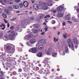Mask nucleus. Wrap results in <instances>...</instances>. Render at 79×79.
<instances>
[{
	"instance_id": "49530a36",
	"label": "nucleus",
	"mask_w": 79,
	"mask_h": 79,
	"mask_svg": "<svg viewBox=\"0 0 79 79\" xmlns=\"http://www.w3.org/2000/svg\"><path fill=\"white\" fill-rule=\"evenodd\" d=\"M3 36V34H2V33H0V38H2V37Z\"/></svg>"
},
{
	"instance_id": "423d86ee",
	"label": "nucleus",
	"mask_w": 79,
	"mask_h": 79,
	"mask_svg": "<svg viewBox=\"0 0 79 79\" xmlns=\"http://www.w3.org/2000/svg\"><path fill=\"white\" fill-rule=\"evenodd\" d=\"M52 53V49L49 48L47 52V55H50Z\"/></svg>"
},
{
	"instance_id": "e433bc0d",
	"label": "nucleus",
	"mask_w": 79,
	"mask_h": 79,
	"mask_svg": "<svg viewBox=\"0 0 79 79\" xmlns=\"http://www.w3.org/2000/svg\"><path fill=\"white\" fill-rule=\"evenodd\" d=\"M8 9L9 10H10V11H11V10H13V8H12V7L10 6L8 7Z\"/></svg>"
},
{
	"instance_id": "f3484780",
	"label": "nucleus",
	"mask_w": 79,
	"mask_h": 79,
	"mask_svg": "<svg viewBox=\"0 0 79 79\" xmlns=\"http://www.w3.org/2000/svg\"><path fill=\"white\" fill-rule=\"evenodd\" d=\"M72 21H74L75 23H77V22H78V20H77V19H76L74 17H73L72 18Z\"/></svg>"
},
{
	"instance_id": "0e129e2a",
	"label": "nucleus",
	"mask_w": 79,
	"mask_h": 79,
	"mask_svg": "<svg viewBox=\"0 0 79 79\" xmlns=\"http://www.w3.org/2000/svg\"><path fill=\"white\" fill-rule=\"evenodd\" d=\"M6 27H4L3 28H2V30H4L5 29Z\"/></svg>"
},
{
	"instance_id": "603ef678",
	"label": "nucleus",
	"mask_w": 79,
	"mask_h": 79,
	"mask_svg": "<svg viewBox=\"0 0 79 79\" xmlns=\"http://www.w3.org/2000/svg\"><path fill=\"white\" fill-rule=\"evenodd\" d=\"M15 1L16 2L18 3V2H19L20 0H15Z\"/></svg>"
},
{
	"instance_id": "8fccbe9b",
	"label": "nucleus",
	"mask_w": 79,
	"mask_h": 79,
	"mask_svg": "<svg viewBox=\"0 0 79 79\" xmlns=\"http://www.w3.org/2000/svg\"><path fill=\"white\" fill-rule=\"evenodd\" d=\"M63 26H66V22H64L63 23Z\"/></svg>"
},
{
	"instance_id": "f257e3e1",
	"label": "nucleus",
	"mask_w": 79,
	"mask_h": 79,
	"mask_svg": "<svg viewBox=\"0 0 79 79\" xmlns=\"http://www.w3.org/2000/svg\"><path fill=\"white\" fill-rule=\"evenodd\" d=\"M64 8V7L63 6H60L57 7L56 11H59L57 14V16L59 18H61L63 16V9Z\"/></svg>"
},
{
	"instance_id": "a19ab883",
	"label": "nucleus",
	"mask_w": 79,
	"mask_h": 79,
	"mask_svg": "<svg viewBox=\"0 0 79 79\" xmlns=\"http://www.w3.org/2000/svg\"><path fill=\"white\" fill-rule=\"evenodd\" d=\"M47 4L49 6H51L52 5V4L50 2H48Z\"/></svg>"
},
{
	"instance_id": "a211bd4d",
	"label": "nucleus",
	"mask_w": 79,
	"mask_h": 79,
	"mask_svg": "<svg viewBox=\"0 0 79 79\" xmlns=\"http://www.w3.org/2000/svg\"><path fill=\"white\" fill-rule=\"evenodd\" d=\"M44 47V46L42 45H40L39 46L38 48L39 50H43Z\"/></svg>"
},
{
	"instance_id": "1a4fd4ad",
	"label": "nucleus",
	"mask_w": 79,
	"mask_h": 79,
	"mask_svg": "<svg viewBox=\"0 0 79 79\" xmlns=\"http://www.w3.org/2000/svg\"><path fill=\"white\" fill-rule=\"evenodd\" d=\"M35 39H32L30 40V42L31 44H34L35 42Z\"/></svg>"
},
{
	"instance_id": "bb28decb",
	"label": "nucleus",
	"mask_w": 79,
	"mask_h": 79,
	"mask_svg": "<svg viewBox=\"0 0 79 79\" xmlns=\"http://www.w3.org/2000/svg\"><path fill=\"white\" fill-rule=\"evenodd\" d=\"M4 75V73L2 71H0V77H2Z\"/></svg>"
},
{
	"instance_id": "4d7b16f0",
	"label": "nucleus",
	"mask_w": 79,
	"mask_h": 79,
	"mask_svg": "<svg viewBox=\"0 0 79 79\" xmlns=\"http://www.w3.org/2000/svg\"><path fill=\"white\" fill-rule=\"evenodd\" d=\"M7 26L8 27H10V23H7Z\"/></svg>"
},
{
	"instance_id": "dca6fc26",
	"label": "nucleus",
	"mask_w": 79,
	"mask_h": 79,
	"mask_svg": "<svg viewBox=\"0 0 79 79\" xmlns=\"http://www.w3.org/2000/svg\"><path fill=\"white\" fill-rule=\"evenodd\" d=\"M30 69V68H24V71H25V72H28V71H29V70Z\"/></svg>"
},
{
	"instance_id": "b1692460",
	"label": "nucleus",
	"mask_w": 79,
	"mask_h": 79,
	"mask_svg": "<svg viewBox=\"0 0 79 79\" xmlns=\"http://www.w3.org/2000/svg\"><path fill=\"white\" fill-rule=\"evenodd\" d=\"M19 6L20 8H23V6H24V3H20L19 4Z\"/></svg>"
},
{
	"instance_id": "5fc2aeb1",
	"label": "nucleus",
	"mask_w": 79,
	"mask_h": 79,
	"mask_svg": "<svg viewBox=\"0 0 79 79\" xmlns=\"http://www.w3.org/2000/svg\"><path fill=\"white\" fill-rule=\"evenodd\" d=\"M3 20L4 21H5V23H7V21H6V20L5 19H3Z\"/></svg>"
},
{
	"instance_id": "69168bd1",
	"label": "nucleus",
	"mask_w": 79,
	"mask_h": 79,
	"mask_svg": "<svg viewBox=\"0 0 79 79\" xmlns=\"http://www.w3.org/2000/svg\"><path fill=\"white\" fill-rule=\"evenodd\" d=\"M27 44L28 45H30V43H29V42H27Z\"/></svg>"
},
{
	"instance_id": "393cba45",
	"label": "nucleus",
	"mask_w": 79,
	"mask_h": 79,
	"mask_svg": "<svg viewBox=\"0 0 79 79\" xmlns=\"http://www.w3.org/2000/svg\"><path fill=\"white\" fill-rule=\"evenodd\" d=\"M45 73L46 74H48L50 73V72H49V69H46L45 70Z\"/></svg>"
},
{
	"instance_id": "4be33fe9",
	"label": "nucleus",
	"mask_w": 79,
	"mask_h": 79,
	"mask_svg": "<svg viewBox=\"0 0 79 79\" xmlns=\"http://www.w3.org/2000/svg\"><path fill=\"white\" fill-rule=\"evenodd\" d=\"M65 18L67 20H70V15H67V16H66Z\"/></svg>"
},
{
	"instance_id": "a18cd8bd",
	"label": "nucleus",
	"mask_w": 79,
	"mask_h": 79,
	"mask_svg": "<svg viewBox=\"0 0 79 79\" xmlns=\"http://www.w3.org/2000/svg\"><path fill=\"white\" fill-rule=\"evenodd\" d=\"M16 29L17 31H18V32H19V27H17Z\"/></svg>"
},
{
	"instance_id": "20e7f679",
	"label": "nucleus",
	"mask_w": 79,
	"mask_h": 79,
	"mask_svg": "<svg viewBox=\"0 0 79 79\" xmlns=\"http://www.w3.org/2000/svg\"><path fill=\"white\" fill-rule=\"evenodd\" d=\"M68 46L69 48H71L72 50H74V44L72 42L68 43Z\"/></svg>"
},
{
	"instance_id": "72a5a7b5",
	"label": "nucleus",
	"mask_w": 79,
	"mask_h": 79,
	"mask_svg": "<svg viewBox=\"0 0 79 79\" xmlns=\"http://www.w3.org/2000/svg\"><path fill=\"white\" fill-rule=\"evenodd\" d=\"M58 39H57L56 40V38L54 37V42H58Z\"/></svg>"
},
{
	"instance_id": "4468645a",
	"label": "nucleus",
	"mask_w": 79,
	"mask_h": 79,
	"mask_svg": "<svg viewBox=\"0 0 79 79\" xmlns=\"http://www.w3.org/2000/svg\"><path fill=\"white\" fill-rule=\"evenodd\" d=\"M3 39H4V40H8V36L7 35H5L3 37Z\"/></svg>"
},
{
	"instance_id": "aec40b11",
	"label": "nucleus",
	"mask_w": 79,
	"mask_h": 79,
	"mask_svg": "<svg viewBox=\"0 0 79 79\" xmlns=\"http://www.w3.org/2000/svg\"><path fill=\"white\" fill-rule=\"evenodd\" d=\"M6 50H10L11 48V47L9 45H7L6 47Z\"/></svg>"
},
{
	"instance_id": "473e14b6",
	"label": "nucleus",
	"mask_w": 79,
	"mask_h": 79,
	"mask_svg": "<svg viewBox=\"0 0 79 79\" xmlns=\"http://www.w3.org/2000/svg\"><path fill=\"white\" fill-rule=\"evenodd\" d=\"M44 63L45 64H48V60H45L44 61Z\"/></svg>"
},
{
	"instance_id": "bf43d9fd",
	"label": "nucleus",
	"mask_w": 79,
	"mask_h": 79,
	"mask_svg": "<svg viewBox=\"0 0 79 79\" xmlns=\"http://www.w3.org/2000/svg\"><path fill=\"white\" fill-rule=\"evenodd\" d=\"M31 1L32 3H34L35 2V1H34V0H31Z\"/></svg>"
},
{
	"instance_id": "ea45409f",
	"label": "nucleus",
	"mask_w": 79,
	"mask_h": 79,
	"mask_svg": "<svg viewBox=\"0 0 79 79\" xmlns=\"http://www.w3.org/2000/svg\"><path fill=\"white\" fill-rule=\"evenodd\" d=\"M22 63L23 65H25V64H26V62H24L23 61H22Z\"/></svg>"
},
{
	"instance_id": "4c0bfd02",
	"label": "nucleus",
	"mask_w": 79,
	"mask_h": 79,
	"mask_svg": "<svg viewBox=\"0 0 79 79\" xmlns=\"http://www.w3.org/2000/svg\"><path fill=\"white\" fill-rule=\"evenodd\" d=\"M39 6H42L43 5V3L40 2H39Z\"/></svg>"
},
{
	"instance_id": "13d9d810",
	"label": "nucleus",
	"mask_w": 79,
	"mask_h": 79,
	"mask_svg": "<svg viewBox=\"0 0 79 79\" xmlns=\"http://www.w3.org/2000/svg\"><path fill=\"white\" fill-rule=\"evenodd\" d=\"M52 21H53L54 22V23H52V24H55V23H56V22H55V20H52Z\"/></svg>"
},
{
	"instance_id": "c03bdc74",
	"label": "nucleus",
	"mask_w": 79,
	"mask_h": 79,
	"mask_svg": "<svg viewBox=\"0 0 79 79\" xmlns=\"http://www.w3.org/2000/svg\"><path fill=\"white\" fill-rule=\"evenodd\" d=\"M37 20V21H38V22H39V21H40V20L41 19L40 18H37L36 19Z\"/></svg>"
},
{
	"instance_id": "c85d7f7f",
	"label": "nucleus",
	"mask_w": 79,
	"mask_h": 79,
	"mask_svg": "<svg viewBox=\"0 0 79 79\" xmlns=\"http://www.w3.org/2000/svg\"><path fill=\"white\" fill-rule=\"evenodd\" d=\"M42 9L43 10H47L48 9V7L46 6H44L42 7Z\"/></svg>"
},
{
	"instance_id": "58836bf2",
	"label": "nucleus",
	"mask_w": 79,
	"mask_h": 79,
	"mask_svg": "<svg viewBox=\"0 0 79 79\" xmlns=\"http://www.w3.org/2000/svg\"><path fill=\"white\" fill-rule=\"evenodd\" d=\"M63 36L64 38V39H66L67 36H66V35L65 34H63Z\"/></svg>"
},
{
	"instance_id": "864d4df0",
	"label": "nucleus",
	"mask_w": 79,
	"mask_h": 79,
	"mask_svg": "<svg viewBox=\"0 0 79 79\" xmlns=\"http://www.w3.org/2000/svg\"><path fill=\"white\" fill-rule=\"evenodd\" d=\"M22 60H26V57H23Z\"/></svg>"
},
{
	"instance_id": "2f4dec72",
	"label": "nucleus",
	"mask_w": 79,
	"mask_h": 79,
	"mask_svg": "<svg viewBox=\"0 0 79 79\" xmlns=\"http://www.w3.org/2000/svg\"><path fill=\"white\" fill-rule=\"evenodd\" d=\"M2 16L4 18H6V17H7L6 15L5 14H2Z\"/></svg>"
},
{
	"instance_id": "37998d69",
	"label": "nucleus",
	"mask_w": 79,
	"mask_h": 79,
	"mask_svg": "<svg viewBox=\"0 0 79 79\" xmlns=\"http://www.w3.org/2000/svg\"><path fill=\"white\" fill-rule=\"evenodd\" d=\"M34 19V17H31L30 18V20H31V21H33Z\"/></svg>"
},
{
	"instance_id": "de8ad7c7",
	"label": "nucleus",
	"mask_w": 79,
	"mask_h": 79,
	"mask_svg": "<svg viewBox=\"0 0 79 79\" xmlns=\"http://www.w3.org/2000/svg\"><path fill=\"white\" fill-rule=\"evenodd\" d=\"M21 23H22V24H24L25 23V21H24V20H22V21Z\"/></svg>"
},
{
	"instance_id": "2eb2a0df",
	"label": "nucleus",
	"mask_w": 79,
	"mask_h": 79,
	"mask_svg": "<svg viewBox=\"0 0 79 79\" xmlns=\"http://www.w3.org/2000/svg\"><path fill=\"white\" fill-rule=\"evenodd\" d=\"M52 55L53 57H56L57 56L56 55H57V53H55L54 52H52Z\"/></svg>"
},
{
	"instance_id": "ddd939ff",
	"label": "nucleus",
	"mask_w": 79,
	"mask_h": 79,
	"mask_svg": "<svg viewBox=\"0 0 79 79\" xmlns=\"http://www.w3.org/2000/svg\"><path fill=\"white\" fill-rule=\"evenodd\" d=\"M4 11H5L6 13L7 14V15H10L11 14V13H10V11H9L7 9H4Z\"/></svg>"
},
{
	"instance_id": "7ed1b4c3",
	"label": "nucleus",
	"mask_w": 79,
	"mask_h": 79,
	"mask_svg": "<svg viewBox=\"0 0 79 79\" xmlns=\"http://www.w3.org/2000/svg\"><path fill=\"white\" fill-rule=\"evenodd\" d=\"M29 52H31L33 53H36L37 52V50L36 48H34L30 49Z\"/></svg>"
},
{
	"instance_id": "c9c22d12",
	"label": "nucleus",
	"mask_w": 79,
	"mask_h": 79,
	"mask_svg": "<svg viewBox=\"0 0 79 79\" xmlns=\"http://www.w3.org/2000/svg\"><path fill=\"white\" fill-rule=\"evenodd\" d=\"M15 20H16V17L14 18H12L10 19V21H15Z\"/></svg>"
},
{
	"instance_id": "6ab92c4d",
	"label": "nucleus",
	"mask_w": 79,
	"mask_h": 79,
	"mask_svg": "<svg viewBox=\"0 0 79 79\" xmlns=\"http://www.w3.org/2000/svg\"><path fill=\"white\" fill-rule=\"evenodd\" d=\"M33 26H34L35 27V28H39V27L40 26L39 24H33Z\"/></svg>"
},
{
	"instance_id": "680f3d73",
	"label": "nucleus",
	"mask_w": 79,
	"mask_h": 79,
	"mask_svg": "<svg viewBox=\"0 0 79 79\" xmlns=\"http://www.w3.org/2000/svg\"><path fill=\"white\" fill-rule=\"evenodd\" d=\"M62 54V55H65V52H63Z\"/></svg>"
},
{
	"instance_id": "09e8293b",
	"label": "nucleus",
	"mask_w": 79,
	"mask_h": 79,
	"mask_svg": "<svg viewBox=\"0 0 79 79\" xmlns=\"http://www.w3.org/2000/svg\"><path fill=\"white\" fill-rule=\"evenodd\" d=\"M19 72H21L22 71V69H18Z\"/></svg>"
},
{
	"instance_id": "5701e85b",
	"label": "nucleus",
	"mask_w": 79,
	"mask_h": 79,
	"mask_svg": "<svg viewBox=\"0 0 79 79\" xmlns=\"http://www.w3.org/2000/svg\"><path fill=\"white\" fill-rule=\"evenodd\" d=\"M13 7L14 9H18L19 8V6L16 5H14L13 6Z\"/></svg>"
},
{
	"instance_id": "0eeeda50",
	"label": "nucleus",
	"mask_w": 79,
	"mask_h": 79,
	"mask_svg": "<svg viewBox=\"0 0 79 79\" xmlns=\"http://www.w3.org/2000/svg\"><path fill=\"white\" fill-rule=\"evenodd\" d=\"M72 40L74 44H79V40L76 38L73 39Z\"/></svg>"
},
{
	"instance_id": "6e6552de",
	"label": "nucleus",
	"mask_w": 79,
	"mask_h": 79,
	"mask_svg": "<svg viewBox=\"0 0 79 79\" xmlns=\"http://www.w3.org/2000/svg\"><path fill=\"white\" fill-rule=\"evenodd\" d=\"M39 41L42 45H44V44H45L46 43V40L44 39L40 40H39Z\"/></svg>"
},
{
	"instance_id": "a878e982",
	"label": "nucleus",
	"mask_w": 79,
	"mask_h": 79,
	"mask_svg": "<svg viewBox=\"0 0 79 79\" xmlns=\"http://www.w3.org/2000/svg\"><path fill=\"white\" fill-rule=\"evenodd\" d=\"M67 42L68 44H69V43H70L71 42H72L71 39V38H69L67 40Z\"/></svg>"
},
{
	"instance_id": "f704fd0d",
	"label": "nucleus",
	"mask_w": 79,
	"mask_h": 79,
	"mask_svg": "<svg viewBox=\"0 0 79 79\" xmlns=\"http://www.w3.org/2000/svg\"><path fill=\"white\" fill-rule=\"evenodd\" d=\"M8 4H12L13 3V2L11 0H9L8 2Z\"/></svg>"
},
{
	"instance_id": "39448f33",
	"label": "nucleus",
	"mask_w": 79,
	"mask_h": 79,
	"mask_svg": "<svg viewBox=\"0 0 79 79\" xmlns=\"http://www.w3.org/2000/svg\"><path fill=\"white\" fill-rule=\"evenodd\" d=\"M32 37H33V35L29 34L27 35H26L25 36V37H24V39L25 40H26V39L28 40L29 39H31V38H32Z\"/></svg>"
},
{
	"instance_id": "338daca9",
	"label": "nucleus",
	"mask_w": 79,
	"mask_h": 79,
	"mask_svg": "<svg viewBox=\"0 0 79 79\" xmlns=\"http://www.w3.org/2000/svg\"><path fill=\"white\" fill-rule=\"evenodd\" d=\"M27 33H31V31H27Z\"/></svg>"
},
{
	"instance_id": "774afa93",
	"label": "nucleus",
	"mask_w": 79,
	"mask_h": 79,
	"mask_svg": "<svg viewBox=\"0 0 79 79\" xmlns=\"http://www.w3.org/2000/svg\"><path fill=\"white\" fill-rule=\"evenodd\" d=\"M77 12L78 13H79V8H78L77 10Z\"/></svg>"
},
{
	"instance_id": "9d476101",
	"label": "nucleus",
	"mask_w": 79,
	"mask_h": 79,
	"mask_svg": "<svg viewBox=\"0 0 79 79\" xmlns=\"http://www.w3.org/2000/svg\"><path fill=\"white\" fill-rule=\"evenodd\" d=\"M33 7L35 10H38V9L39 8V5L37 4H35L34 5Z\"/></svg>"
},
{
	"instance_id": "3c124183",
	"label": "nucleus",
	"mask_w": 79,
	"mask_h": 79,
	"mask_svg": "<svg viewBox=\"0 0 79 79\" xmlns=\"http://www.w3.org/2000/svg\"><path fill=\"white\" fill-rule=\"evenodd\" d=\"M43 18H44V15H43L40 16V18H41V19Z\"/></svg>"
},
{
	"instance_id": "6e6d98bb",
	"label": "nucleus",
	"mask_w": 79,
	"mask_h": 79,
	"mask_svg": "<svg viewBox=\"0 0 79 79\" xmlns=\"http://www.w3.org/2000/svg\"><path fill=\"white\" fill-rule=\"evenodd\" d=\"M48 28H44V29L45 31H46V32H47V31H48Z\"/></svg>"
},
{
	"instance_id": "052dcab7",
	"label": "nucleus",
	"mask_w": 79,
	"mask_h": 79,
	"mask_svg": "<svg viewBox=\"0 0 79 79\" xmlns=\"http://www.w3.org/2000/svg\"><path fill=\"white\" fill-rule=\"evenodd\" d=\"M2 25L3 27H5V25L3 23H2Z\"/></svg>"
},
{
	"instance_id": "f03ea898",
	"label": "nucleus",
	"mask_w": 79,
	"mask_h": 79,
	"mask_svg": "<svg viewBox=\"0 0 79 79\" xmlns=\"http://www.w3.org/2000/svg\"><path fill=\"white\" fill-rule=\"evenodd\" d=\"M18 34L17 32L15 33V32L14 31H11L9 35V39L11 40H15V37L16 36L18 35Z\"/></svg>"
},
{
	"instance_id": "412c9836",
	"label": "nucleus",
	"mask_w": 79,
	"mask_h": 79,
	"mask_svg": "<svg viewBox=\"0 0 79 79\" xmlns=\"http://www.w3.org/2000/svg\"><path fill=\"white\" fill-rule=\"evenodd\" d=\"M42 55V52H40L37 55V56L38 57H41Z\"/></svg>"
},
{
	"instance_id": "f8f14e48",
	"label": "nucleus",
	"mask_w": 79,
	"mask_h": 79,
	"mask_svg": "<svg viewBox=\"0 0 79 79\" xmlns=\"http://www.w3.org/2000/svg\"><path fill=\"white\" fill-rule=\"evenodd\" d=\"M65 52L66 53H69V49L67 46L65 47Z\"/></svg>"
},
{
	"instance_id": "c756f323",
	"label": "nucleus",
	"mask_w": 79,
	"mask_h": 79,
	"mask_svg": "<svg viewBox=\"0 0 79 79\" xmlns=\"http://www.w3.org/2000/svg\"><path fill=\"white\" fill-rule=\"evenodd\" d=\"M33 32H34V33L37 34V33L38 32V30H37V29H35L33 30Z\"/></svg>"
},
{
	"instance_id": "cd10ccee",
	"label": "nucleus",
	"mask_w": 79,
	"mask_h": 79,
	"mask_svg": "<svg viewBox=\"0 0 79 79\" xmlns=\"http://www.w3.org/2000/svg\"><path fill=\"white\" fill-rule=\"evenodd\" d=\"M15 51V47H13L12 48V50H11V52L12 53H14Z\"/></svg>"
},
{
	"instance_id": "9b49d317",
	"label": "nucleus",
	"mask_w": 79,
	"mask_h": 79,
	"mask_svg": "<svg viewBox=\"0 0 79 79\" xmlns=\"http://www.w3.org/2000/svg\"><path fill=\"white\" fill-rule=\"evenodd\" d=\"M23 5L25 7H28L29 6V4L27 1H25L23 2Z\"/></svg>"
},
{
	"instance_id": "e2e57ef3",
	"label": "nucleus",
	"mask_w": 79,
	"mask_h": 79,
	"mask_svg": "<svg viewBox=\"0 0 79 79\" xmlns=\"http://www.w3.org/2000/svg\"><path fill=\"white\" fill-rule=\"evenodd\" d=\"M47 16V18H50V16L49 15H46Z\"/></svg>"
},
{
	"instance_id": "7c9ffc66",
	"label": "nucleus",
	"mask_w": 79,
	"mask_h": 79,
	"mask_svg": "<svg viewBox=\"0 0 79 79\" xmlns=\"http://www.w3.org/2000/svg\"><path fill=\"white\" fill-rule=\"evenodd\" d=\"M41 73H42V74L45 73V70H44V69L43 68L41 69Z\"/></svg>"
},
{
	"instance_id": "79ce46f5",
	"label": "nucleus",
	"mask_w": 79,
	"mask_h": 79,
	"mask_svg": "<svg viewBox=\"0 0 79 79\" xmlns=\"http://www.w3.org/2000/svg\"><path fill=\"white\" fill-rule=\"evenodd\" d=\"M14 28V26H11L10 27V29L11 30H13V28Z\"/></svg>"
}]
</instances>
